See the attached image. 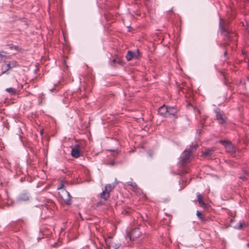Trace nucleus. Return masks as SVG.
Returning a JSON list of instances; mask_svg holds the SVG:
<instances>
[{"label":"nucleus","mask_w":249,"mask_h":249,"mask_svg":"<svg viewBox=\"0 0 249 249\" xmlns=\"http://www.w3.org/2000/svg\"><path fill=\"white\" fill-rule=\"evenodd\" d=\"M198 145H195L191 146L188 150H184L180 156V162L182 165L189 162L190 157L192 153L196 150Z\"/></svg>","instance_id":"f257e3e1"},{"label":"nucleus","mask_w":249,"mask_h":249,"mask_svg":"<svg viewBox=\"0 0 249 249\" xmlns=\"http://www.w3.org/2000/svg\"><path fill=\"white\" fill-rule=\"evenodd\" d=\"M219 27L221 29V31L222 34L223 35V36H225V39H228V40H232V37L233 36H235L236 35L232 32H230L228 29H227L225 27L223 26L222 25V21L221 19H220L219 21Z\"/></svg>","instance_id":"f03ea898"},{"label":"nucleus","mask_w":249,"mask_h":249,"mask_svg":"<svg viewBox=\"0 0 249 249\" xmlns=\"http://www.w3.org/2000/svg\"><path fill=\"white\" fill-rule=\"evenodd\" d=\"M114 187L111 184H107L105 186V190L102 193L100 194V197L104 199L105 200H107L110 196V192L111 189Z\"/></svg>","instance_id":"7ed1b4c3"},{"label":"nucleus","mask_w":249,"mask_h":249,"mask_svg":"<svg viewBox=\"0 0 249 249\" xmlns=\"http://www.w3.org/2000/svg\"><path fill=\"white\" fill-rule=\"evenodd\" d=\"M219 142L222 143L225 146L227 152L231 154H233L235 152V148L231 142L226 140H221L219 141Z\"/></svg>","instance_id":"20e7f679"},{"label":"nucleus","mask_w":249,"mask_h":249,"mask_svg":"<svg viewBox=\"0 0 249 249\" xmlns=\"http://www.w3.org/2000/svg\"><path fill=\"white\" fill-rule=\"evenodd\" d=\"M215 112L216 118L218 121L219 123L221 124H224L227 120L226 115L223 111H221L219 109H216Z\"/></svg>","instance_id":"39448f33"},{"label":"nucleus","mask_w":249,"mask_h":249,"mask_svg":"<svg viewBox=\"0 0 249 249\" xmlns=\"http://www.w3.org/2000/svg\"><path fill=\"white\" fill-rule=\"evenodd\" d=\"M142 234L139 228H135L133 229L130 233H128V236L131 241H134L139 238Z\"/></svg>","instance_id":"423d86ee"},{"label":"nucleus","mask_w":249,"mask_h":249,"mask_svg":"<svg viewBox=\"0 0 249 249\" xmlns=\"http://www.w3.org/2000/svg\"><path fill=\"white\" fill-rule=\"evenodd\" d=\"M61 193V197L65 203L67 205H71V200L70 193L65 190H62Z\"/></svg>","instance_id":"0eeeda50"},{"label":"nucleus","mask_w":249,"mask_h":249,"mask_svg":"<svg viewBox=\"0 0 249 249\" xmlns=\"http://www.w3.org/2000/svg\"><path fill=\"white\" fill-rule=\"evenodd\" d=\"M167 117H177L178 109L175 106H167Z\"/></svg>","instance_id":"6e6552de"},{"label":"nucleus","mask_w":249,"mask_h":249,"mask_svg":"<svg viewBox=\"0 0 249 249\" xmlns=\"http://www.w3.org/2000/svg\"><path fill=\"white\" fill-rule=\"evenodd\" d=\"M139 56V52L138 51L127 52L126 55V58L127 61L131 60L132 58H138Z\"/></svg>","instance_id":"1a4fd4ad"},{"label":"nucleus","mask_w":249,"mask_h":249,"mask_svg":"<svg viewBox=\"0 0 249 249\" xmlns=\"http://www.w3.org/2000/svg\"><path fill=\"white\" fill-rule=\"evenodd\" d=\"M71 155L75 158H77L80 156V146L79 144H76L73 148L71 149Z\"/></svg>","instance_id":"9d476101"},{"label":"nucleus","mask_w":249,"mask_h":249,"mask_svg":"<svg viewBox=\"0 0 249 249\" xmlns=\"http://www.w3.org/2000/svg\"><path fill=\"white\" fill-rule=\"evenodd\" d=\"M29 199V193L27 192H23L18 196L17 201L18 202L26 201Z\"/></svg>","instance_id":"9b49d317"},{"label":"nucleus","mask_w":249,"mask_h":249,"mask_svg":"<svg viewBox=\"0 0 249 249\" xmlns=\"http://www.w3.org/2000/svg\"><path fill=\"white\" fill-rule=\"evenodd\" d=\"M167 106H165L164 105L160 107L158 109L159 114L164 117H167Z\"/></svg>","instance_id":"f8f14e48"},{"label":"nucleus","mask_w":249,"mask_h":249,"mask_svg":"<svg viewBox=\"0 0 249 249\" xmlns=\"http://www.w3.org/2000/svg\"><path fill=\"white\" fill-rule=\"evenodd\" d=\"M247 226L246 224L244 221H240L238 223L236 224L234 226V228L236 229L241 230L244 227H246Z\"/></svg>","instance_id":"ddd939ff"},{"label":"nucleus","mask_w":249,"mask_h":249,"mask_svg":"<svg viewBox=\"0 0 249 249\" xmlns=\"http://www.w3.org/2000/svg\"><path fill=\"white\" fill-rule=\"evenodd\" d=\"M11 68V66H10V64L9 63H7L5 64V65H2V74H4V73H7H7V71L9 70H10Z\"/></svg>","instance_id":"4468645a"},{"label":"nucleus","mask_w":249,"mask_h":249,"mask_svg":"<svg viewBox=\"0 0 249 249\" xmlns=\"http://www.w3.org/2000/svg\"><path fill=\"white\" fill-rule=\"evenodd\" d=\"M197 201L198 203L201 206L203 207L206 206V203L203 201L202 198V196L199 193H197Z\"/></svg>","instance_id":"2eb2a0df"},{"label":"nucleus","mask_w":249,"mask_h":249,"mask_svg":"<svg viewBox=\"0 0 249 249\" xmlns=\"http://www.w3.org/2000/svg\"><path fill=\"white\" fill-rule=\"evenodd\" d=\"M214 150L213 149H207L205 150L204 152H203V154L204 156H210L213 154V153Z\"/></svg>","instance_id":"dca6fc26"},{"label":"nucleus","mask_w":249,"mask_h":249,"mask_svg":"<svg viewBox=\"0 0 249 249\" xmlns=\"http://www.w3.org/2000/svg\"><path fill=\"white\" fill-rule=\"evenodd\" d=\"M49 204H45V206L47 209H49L51 207V209H52L53 207H54V203L52 200H50V202H48Z\"/></svg>","instance_id":"f3484780"},{"label":"nucleus","mask_w":249,"mask_h":249,"mask_svg":"<svg viewBox=\"0 0 249 249\" xmlns=\"http://www.w3.org/2000/svg\"><path fill=\"white\" fill-rule=\"evenodd\" d=\"M5 90L8 92L10 93L11 94H14L16 93V89L13 88H7Z\"/></svg>","instance_id":"a211bd4d"},{"label":"nucleus","mask_w":249,"mask_h":249,"mask_svg":"<svg viewBox=\"0 0 249 249\" xmlns=\"http://www.w3.org/2000/svg\"><path fill=\"white\" fill-rule=\"evenodd\" d=\"M3 53H6L4 52H0V58L2 60H5L6 59H7L8 58V57L5 54H3Z\"/></svg>","instance_id":"6ab92c4d"},{"label":"nucleus","mask_w":249,"mask_h":249,"mask_svg":"<svg viewBox=\"0 0 249 249\" xmlns=\"http://www.w3.org/2000/svg\"><path fill=\"white\" fill-rule=\"evenodd\" d=\"M9 63L12 69L16 67L18 65L17 62L15 61H11Z\"/></svg>","instance_id":"aec40b11"},{"label":"nucleus","mask_w":249,"mask_h":249,"mask_svg":"<svg viewBox=\"0 0 249 249\" xmlns=\"http://www.w3.org/2000/svg\"><path fill=\"white\" fill-rule=\"evenodd\" d=\"M196 214V215L197 216V217L200 219H203V216H202V213H201L200 212H199V211H197Z\"/></svg>","instance_id":"412c9836"},{"label":"nucleus","mask_w":249,"mask_h":249,"mask_svg":"<svg viewBox=\"0 0 249 249\" xmlns=\"http://www.w3.org/2000/svg\"><path fill=\"white\" fill-rule=\"evenodd\" d=\"M128 185H129V186H131L133 187H137V184L135 182H128Z\"/></svg>","instance_id":"4be33fe9"},{"label":"nucleus","mask_w":249,"mask_h":249,"mask_svg":"<svg viewBox=\"0 0 249 249\" xmlns=\"http://www.w3.org/2000/svg\"><path fill=\"white\" fill-rule=\"evenodd\" d=\"M240 178L243 180H246V179H247V178L245 176V175H243V176H242L240 177Z\"/></svg>","instance_id":"5701e85b"},{"label":"nucleus","mask_w":249,"mask_h":249,"mask_svg":"<svg viewBox=\"0 0 249 249\" xmlns=\"http://www.w3.org/2000/svg\"><path fill=\"white\" fill-rule=\"evenodd\" d=\"M50 91H51V92H53L54 90H55V89L53 88V89H50Z\"/></svg>","instance_id":"b1692460"},{"label":"nucleus","mask_w":249,"mask_h":249,"mask_svg":"<svg viewBox=\"0 0 249 249\" xmlns=\"http://www.w3.org/2000/svg\"><path fill=\"white\" fill-rule=\"evenodd\" d=\"M226 54H227V51H225V52H224V55H225V56L226 55Z\"/></svg>","instance_id":"393cba45"},{"label":"nucleus","mask_w":249,"mask_h":249,"mask_svg":"<svg viewBox=\"0 0 249 249\" xmlns=\"http://www.w3.org/2000/svg\"><path fill=\"white\" fill-rule=\"evenodd\" d=\"M128 29H131L132 28H131V27H129V26H128Z\"/></svg>","instance_id":"a878e982"},{"label":"nucleus","mask_w":249,"mask_h":249,"mask_svg":"<svg viewBox=\"0 0 249 249\" xmlns=\"http://www.w3.org/2000/svg\"><path fill=\"white\" fill-rule=\"evenodd\" d=\"M131 29H128V31H130Z\"/></svg>","instance_id":"bb28decb"}]
</instances>
